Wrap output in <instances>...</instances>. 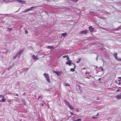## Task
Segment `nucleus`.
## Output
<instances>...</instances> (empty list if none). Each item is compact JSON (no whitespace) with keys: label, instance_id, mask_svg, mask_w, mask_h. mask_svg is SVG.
<instances>
[{"label":"nucleus","instance_id":"nucleus-30","mask_svg":"<svg viewBox=\"0 0 121 121\" xmlns=\"http://www.w3.org/2000/svg\"><path fill=\"white\" fill-rule=\"evenodd\" d=\"M67 60L68 61H69V60H70V59H69V58L68 57H68H67Z\"/></svg>","mask_w":121,"mask_h":121},{"label":"nucleus","instance_id":"nucleus-51","mask_svg":"<svg viewBox=\"0 0 121 121\" xmlns=\"http://www.w3.org/2000/svg\"><path fill=\"white\" fill-rule=\"evenodd\" d=\"M43 104H42V106H43Z\"/></svg>","mask_w":121,"mask_h":121},{"label":"nucleus","instance_id":"nucleus-42","mask_svg":"<svg viewBox=\"0 0 121 121\" xmlns=\"http://www.w3.org/2000/svg\"><path fill=\"white\" fill-rule=\"evenodd\" d=\"M86 74H89V73H88V72H86Z\"/></svg>","mask_w":121,"mask_h":121},{"label":"nucleus","instance_id":"nucleus-33","mask_svg":"<svg viewBox=\"0 0 121 121\" xmlns=\"http://www.w3.org/2000/svg\"><path fill=\"white\" fill-rule=\"evenodd\" d=\"M117 60L118 61H121V59H118Z\"/></svg>","mask_w":121,"mask_h":121},{"label":"nucleus","instance_id":"nucleus-34","mask_svg":"<svg viewBox=\"0 0 121 121\" xmlns=\"http://www.w3.org/2000/svg\"><path fill=\"white\" fill-rule=\"evenodd\" d=\"M14 1V0H9V2H12Z\"/></svg>","mask_w":121,"mask_h":121},{"label":"nucleus","instance_id":"nucleus-58","mask_svg":"<svg viewBox=\"0 0 121 121\" xmlns=\"http://www.w3.org/2000/svg\"><path fill=\"white\" fill-rule=\"evenodd\" d=\"M9 68H8V70H9Z\"/></svg>","mask_w":121,"mask_h":121},{"label":"nucleus","instance_id":"nucleus-22","mask_svg":"<svg viewBox=\"0 0 121 121\" xmlns=\"http://www.w3.org/2000/svg\"><path fill=\"white\" fill-rule=\"evenodd\" d=\"M64 85L65 86H70L69 84H67L66 83H65L64 84Z\"/></svg>","mask_w":121,"mask_h":121},{"label":"nucleus","instance_id":"nucleus-45","mask_svg":"<svg viewBox=\"0 0 121 121\" xmlns=\"http://www.w3.org/2000/svg\"><path fill=\"white\" fill-rule=\"evenodd\" d=\"M25 93H23V95H25Z\"/></svg>","mask_w":121,"mask_h":121},{"label":"nucleus","instance_id":"nucleus-12","mask_svg":"<svg viewBox=\"0 0 121 121\" xmlns=\"http://www.w3.org/2000/svg\"><path fill=\"white\" fill-rule=\"evenodd\" d=\"M68 106L72 110L73 109L72 106L71 105L69 104Z\"/></svg>","mask_w":121,"mask_h":121},{"label":"nucleus","instance_id":"nucleus-8","mask_svg":"<svg viewBox=\"0 0 121 121\" xmlns=\"http://www.w3.org/2000/svg\"><path fill=\"white\" fill-rule=\"evenodd\" d=\"M53 72L54 73H55L58 76H59L60 75V73L59 72H57L53 70Z\"/></svg>","mask_w":121,"mask_h":121},{"label":"nucleus","instance_id":"nucleus-32","mask_svg":"<svg viewBox=\"0 0 121 121\" xmlns=\"http://www.w3.org/2000/svg\"><path fill=\"white\" fill-rule=\"evenodd\" d=\"M25 32L26 34H27L28 33V32L26 30H25Z\"/></svg>","mask_w":121,"mask_h":121},{"label":"nucleus","instance_id":"nucleus-38","mask_svg":"<svg viewBox=\"0 0 121 121\" xmlns=\"http://www.w3.org/2000/svg\"><path fill=\"white\" fill-rule=\"evenodd\" d=\"M117 56H116V57H114L115 58V59L117 60L118 59V58H117Z\"/></svg>","mask_w":121,"mask_h":121},{"label":"nucleus","instance_id":"nucleus-2","mask_svg":"<svg viewBox=\"0 0 121 121\" xmlns=\"http://www.w3.org/2000/svg\"><path fill=\"white\" fill-rule=\"evenodd\" d=\"M88 33V32L86 29L79 32V34L81 35L85 34Z\"/></svg>","mask_w":121,"mask_h":121},{"label":"nucleus","instance_id":"nucleus-9","mask_svg":"<svg viewBox=\"0 0 121 121\" xmlns=\"http://www.w3.org/2000/svg\"><path fill=\"white\" fill-rule=\"evenodd\" d=\"M32 57L34 60H36V59H38V57L37 56H35V55L34 54L32 55Z\"/></svg>","mask_w":121,"mask_h":121},{"label":"nucleus","instance_id":"nucleus-26","mask_svg":"<svg viewBox=\"0 0 121 121\" xmlns=\"http://www.w3.org/2000/svg\"><path fill=\"white\" fill-rule=\"evenodd\" d=\"M81 60V59L80 58L77 61V63H79V62H80V61Z\"/></svg>","mask_w":121,"mask_h":121},{"label":"nucleus","instance_id":"nucleus-10","mask_svg":"<svg viewBox=\"0 0 121 121\" xmlns=\"http://www.w3.org/2000/svg\"><path fill=\"white\" fill-rule=\"evenodd\" d=\"M71 61H70L69 62H66V64L67 65H68L69 66H71Z\"/></svg>","mask_w":121,"mask_h":121},{"label":"nucleus","instance_id":"nucleus-31","mask_svg":"<svg viewBox=\"0 0 121 121\" xmlns=\"http://www.w3.org/2000/svg\"><path fill=\"white\" fill-rule=\"evenodd\" d=\"M73 1H74V2L75 3L78 0H72Z\"/></svg>","mask_w":121,"mask_h":121},{"label":"nucleus","instance_id":"nucleus-56","mask_svg":"<svg viewBox=\"0 0 121 121\" xmlns=\"http://www.w3.org/2000/svg\"><path fill=\"white\" fill-rule=\"evenodd\" d=\"M89 76H90V77H91V75H90Z\"/></svg>","mask_w":121,"mask_h":121},{"label":"nucleus","instance_id":"nucleus-3","mask_svg":"<svg viewBox=\"0 0 121 121\" xmlns=\"http://www.w3.org/2000/svg\"><path fill=\"white\" fill-rule=\"evenodd\" d=\"M24 48H23L22 49H21L20 50V51L19 52H18V54H17L18 55V58H19L20 57L21 55L22 52H23V51H24Z\"/></svg>","mask_w":121,"mask_h":121},{"label":"nucleus","instance_id":"nucleus-17","mask_svg":"<svg viewBox=\"0 0 121 121\" xmlns=\"http://www.w3.org/2000/svg\"><path fill=\"white\" fill-rule=\"evenodd\" d=\"M3 53H5L6 54L8 53V50L7 49H5V51L3 52Z\"/></svg>","mask_w":121,"mask_h":121},{"label":"nucleus","instance_id":"nucleus-11","mask_svg":"<svg viewBox=\"0 0 121 121\" xmlns=\"http://www.w3.org/2000/svg\"><path fill=\"white\" fill-rule=\"evenodd\" d=\"M5 98L4 97L2 99V100H0V102H5Z\"/></svg>","mask_w":121,"mask_h":121},{"label":"nucleus","instance_id":"nucleus-18","mask_svg":"<svg viewBox=\"0 0 121 121\" xmlns=\"http://www.w3.org/2000/svg\"><path fill=\"white\" fill-rule=\"evenodd\" d=\"M36 7V6H32V7H30V8L28 9L29 11H30V10H32L33 9V8L34 7Z\"/></svg>","mask_w":121,"mask_h":121},{"label":"nucleus","instance_id":"nucleus-25","mask_svg":"<svg viewBox=\"0 0 121 121\" xmlns=\"http://www.w3.org/2000/svg\"><path fill=\"white\" fill-rule=\"evenodd\" d=\"M67 34V33H63V34H62V36H65V35Z\"/></svg>","mask_w":121,"mask_h":121},{"label":"nucleus","instance_id":"nucleus-15","mask_svg":"<svg viewBox=\"0 0 121 121\" xmlns=\"http://www.w3.org/2000/svg\"><path fill=\"white\" fill-rule=\"evenodd\" d=\"M22 102L23 103V104L24 105L26 104V103H25V101L24 99H22Z\"/></svg>","mask_w":121,"mask_h":121},{"label":"nucleus","instance_id":"nucleus-41","mask_svg":"<svg viewBox=\"0 0 121 121\" xmlns=\"http://www.w3.org/2000/svg\"><path fill=\"white\" fill-rule=\"evenodd\" d=\"M99 115V114L98 113H97L96 115H95V116H98Z\"/></svg>","mask_w":121,"mask_h":121},{"label":"nucleus","instance_id":"nucleus-21","mask_svg":"<svg viewBox=\"0 0 121 121\" xmlns=\"http://www.w3.org/2000/svg\"><path fill=\"white\" fill-rule=\"evenodd\" d=\"M8 29L9 31H12L13 30V29L12 28H8Z\"/></svg>","mask_w":121,"mask_h":121},{"label":"nucleus","instance_id":"nucleus-40","mask_svg":"<svg viewBox=\"0 0 121 121\" xmlns=\"http://www.w3.org/2000/svg\"><path fill=\"white\" fill-rule=\"evenodd\" d=\"M120 91V90L119 89H117V90L116 91L117 92H119V91Z\"/></svg>","mask_w":121,"mask_h":121},{"label":"nucleus","instance_id":"nucleus-52","mask_svg":"<svg viewBox=\"0 0 121 121\" xmlns=\"http://www.w3.org/2000/svg\"><path fill=\"white\" fill-rule=\"evenodd\" d=\"M16 0L18 2L19 1V0Z\"/></svg>","mask_w":121,"mask_h":121},{"label":"nucleus","instance_id":"nucleus-48","mask_svg":"<svg viewBox=\"0 0 121 121\" xmlns=\"http://www.w3.org/2000/svg\"><path fill=\"white\" fill-rule=\"evenodd\" d=\"M101 69V70H102V71H103V70L104 69H103V68H102Z\"/></svg>","mask_w":121,"mask_h":121},{"label":"nucleus","instance_id":"nucleus-7","mask_svg":"<svg viewBox=\"0 0 121 121\" xmlns=\"http://www.w3.org/2000/svg\"><path fill=\"white\" fill-rule=\"evenodd\" d=\"M89 29L91 32H92L94 31V29L92 28L91 26H90L89 27Z\"/></svg>","mask_w":121,"mask_h":121},{"label":"nucleus","instance_id":"nucleus-24","mask_svg":"<svg viewBox=\"0 0 121 121\" xmlns=\"http://www.w3.org/2000/svg\"><path fill=\"white\" fill-rule=\"evenodd\" d=\"M18 2L20 3H23L24 2V1L22 0H19Z\"/></svg>","mask_w":121,"mask_h":121},{"label":"nucleus","instance_id":"nucleus-23","mask_svg":"<svg viewBox=\"0 0 121 121\" xmlns=\"http://www.w3.org/2000/svg\"><path fill=\"white\" fill-rule=\"evenodd\" d=\"M117 56V53H115L113 54V56L114 57H116Z\"/></svg>","mask_w":121,"mask_h":121},{"label":"nucleus","instance_id":"nucleus-44","mask_svg":"<svg viewBox=\"0 0 121 121\" xmlns=\"http://www.w3.org/2000/svg\"><path fill=\"white\" fill-rule=\"evenodd\" d=\"M101 79V78H99L98 79V80H99V81Z\"/></svg>","mask_w":121,"mask_h":121},{"label":"nucleus","instance_id":"nucleus-27","mask_svg":"<svg viewBox=\"0 0 121 121\" xmlns=\"http://www.w3.org/2000/svg\"><path fill=\"white\" fill-rule=\"evenodd\" d=\"M95 116H93L92 118H98L97 117H95Z\"/></svg>","mask_w":121,"mask_h":121},{"label":"nucleus","instance_id":"nucleus-54","mask_svg":"<svg viewBox=\"0 0 121 121\" xmlns=\"http://www.w3.org/2000/svg\"><path fill=\"white\" fill-rule=\"evenodd\" d=\"M19 9H18V11H17L16 12H17L18 11H19Z\"/></svg>","mask_w":121,"mask_h":121},{"label":"nucleus","instance_id":"nucleus-29","mask_svg":"<svg viewBox=\"0 0 121 121\" xmlns=\"http://www.w3.org/2000/svg\"><path fill=\"white\" fill-rule=\"evenodd\" d=\"M29 9H28L27 10H26L25 11H24V13H25L26 12L28 11H29Z\"/></svg>","mask_w":121,"mask_h":121},{"label":"nucleus","instance_id":"nucleus-46","mask_svg":"<svg viewBox=\"0 0 121 121\" xmlns=\"http://www.w3.org/2000/svg\"><path fill=\"white\" fill-rule=\"evenodd\" d=\"M20 121H24V120L23 121L22 119H20Z\"/></svg>","mask_w":121,"mask_h":121},{"label":"nucleus","instance_id":"nucleus-5","mask_svg":"<svg viewBox=\"0 0 121 121\" xmlns=\"http://www.w3.org/2000/svg\"><path fill=\"white\" fill-rule=\"evenodd\" d=\"M74 66V68H71L70 69V71L72 72H73L74 71V69L76 67V65L74 63H72Z\"/></svg>","mask_w":121,"mask_h":121},{"label":"nucleus","instance_id":"nucleus-37","mask_svg":"<svg viewBox=\"0 0 121 121\" xmlns=\"http://www.w3.org/2000/svg\"><path fill=\"white\" fill-rule=\"evenodd\" d=\"M4 95H0V98L2 97H4Z\"/></svg>","mask_w":121,"mask_h":121},{"label":"nucleus","instance_id":"nucleus-35","mask_svg":"<svg viewBox=\"0 0 121 121\" xmlns=\"http://www.w3.org/2000/svg\"><path fill=\"white\" fill-rule=\"evenodd\" d=\"M98 55L97 56V57L95 58V59H96V60L97 61V60H98Z\"/></svg>","mask_w":121,"mask_h":121},{"label":"nucleus","instance_id":"nucleus-19","mask_svg":"<svg viewBox=\"0 0 121 121\" xmlns=\"http://www.w3.org/2000/svg\"><path fill=\"white\" fill-rule=\"evenodd\" d=\"M17 57H18V55L17 54H16V55L15 56H13V59H16Z\"/></svg>","mask_w":121,"mask_h":121},{"label":"nucleus","instance_id":"nucleus-60","mask_svg":"<svg viewBox=\"0 0 121 121\" xmlns=\"http://www.w3.org/2000/svg\"><path fill=\"white\" fill-rule=\"evenodd\" d=\"M74 115H76L75 114H74Z\"/></svg>","mask_w":121,"mask_h":121},{"label":"nucleus","instance_id":"nucleus-20","mask_svg":"<svg viewBox=\"0 0 121 121\" xmlns=\"http://www.w3.org/2000/svg\"><path fill=\"white\" fill-rule=\"evenodd\" d=\"M74 121H81V118L78 119H77L75 120Z\"/></svg>","mask_w":121,"mask_h":121},{"label":"nucleus","instance_id":"nucleus-6","mask_svg":"<svg viewBox=\"0 0 121 121\" xmlns=\"http://www.w3.org/2000/svg\"><path fill=\"white\" fill-rule=\"evenodd\" d=\"M76 87L78 90L81 91L80 87V85H76Z\"/></svg>","mask_w":121,"mask_h":121},{"label":"nucleus","instance_id":"nucleus-4","mask_svg":"<svg viewBox=\"0 0 121 121\" xmlns=\"http://www.w3.org/2000/svg\"><path fill=\"white\" fill-rule=\"evenodd\" d=\"M116 98L118 99H121V93L116 95Z\"/></svg>","mask_w":121,"mask_h":121},{"label":"nucleus","instance_id":"nucleus-14","mask_svg":"<svg viewBox=\"0 0 121 121\" xmlns=\"http://www.w3.org/2000/svg\"><path fill=\"white\" fill-rule=\"evenodd\" d=\"M65 103L66 105H67L68 106L70 104L67 101L65 100Z\"/></svg>","mask_w":121,"mask_h":121},{"label":"nucleus","instance_id":"nucleus-13","mask_svg":"<svg viewBox=\"0 0 121 121\" xmlns=\"http://www.w3.org/2000/svg\"><path fill=\"white\" fill-rule=\"evenodd\" d=\"M53 48V47L52 46H48L47 48L49 49H51Z\"/></svg>","mask_w":121,"mask_h":121},{"label":"nucleus","instance_id":"nucleus-43","mask_svg":"<svg viewBox=\"0 0 121 121\" xmlns=\"http://www.w3.org/2000/svg\"><path fill=\"white\" fill-rule=\"evenodd\" d=\"M117 84H121V82H119V83H118L117 82Z\"/></svg>","mask_w":121,"mask_h":121},{"label":"nucleus","instance_id":"nucleus-1","mask_svg":"<svg viewBox=\"0 0 121 121\" xmlns=\"http://www.w3.org/2000/svg\"><path fill=\"white\" fill-rule=\"evenodd\" d=\"M43 75L45 78H46L47 81L49 83H50V80L49 74L48 73H44L43 74Z\"/></svg>","mask_w":121,"mask_h":121},{"label":"nucleus","instance_id":"nucleus-49","mask_svg":"<svg viewBox=\"0 0 121 121\" xmlns=\"http://www.w3.org/2000/svg\"><path fill=\"white\" fill-rule=\"evenodd\" d=\"M88 78V79H90V78L89 77H87L86 78Z\"/></svg>","mask_w":121,"mask_h":121},{"label":"nucleus","instance_id":"nucleus-16","mask_svg":"<svg viewBox=\"0 0 121 121\" xmlns=\"http://www.w3.org/2000/svg\"><path fill=\"white\" fill-rule=\"evenodd\" d=\"M11 95H14V96L16 95L17 96H18L19 95H18V94H16L15 93L14 94L12 93H11Z\"/></svg>","mask_w":121,"mask_h":121},{"label":"nucleus","instance_id":"nucleus-39","mask_svg":"<svg viewBox=\"0 0 121 121\" xmlns=\"http://www.w3.org/2000/svg\"><path fill=\"white\" fill-rule=\"evenodd\" d=\"M41 97V96H39V97L38 98V99H39Z\"/></svg>","mask_w":121,"mask_h":121},{"label":"nucleus","instance_id":"nucleus-47","mask_svg":"<svg viewBox=\"0 0 121 121\" xmlns=\"http://www.w3.org/2000/svg\"><path fill=\"white\" fill-rule=\"evenodd\" d=\"M86 68H83V69H86Z\"/></svg>","mask_w":121,"mask_h":121},{"label":"nucleus","instance_id":"nucleus-28","mask_svg":"<svg viewBox=\"0 0 121 121\" xmlns=\"http://www.w3.org/2000/svg\"><path fill=\"white\" fill-rule=\"evenodd\" d=\"M68 55L64 56H63V58H65V57H68Z\"/></svg>","mask_w":121,"mask_h":121},{"label":"nucleus","instance_id":"nucleus-59","mask_svg":"<svg viewBox=\"0 0 121 121\" xmlns=\"http://www.w3.org/2000/svg\"><path fill=\"white\" fill-rule=\"evenodd\" d=\"M7 14H5V15H7Z\"/></svg>","mask_w":121,"mask_h":121},{"label":"nucleus","instance_id":"nucleus-53","mask_svg":"<svg viewBox=\"0 0 121 121\" xmlns=\"http://www.w3.org/2000/svg\"><path fill=\"white\" fill-rule=\"evenodd\" d=\"M16 0L18 2L19 1V0Z\"/></svg>","mask_w":121,"mask_h":121},{"label":"nucleus","instance_id":"nucleus-55","mask_svg":"<svg viewBox=\"0 0 121 121\" xmlns=\"http://www.w3.org/2000/svg\"><path fill=\"white\" fill-rule=\"evenodd\" d=\"M118 57H117V58H118Z\"/></svg>","mask_w":121,"mask_h":121},{"label":"nucleus","instance_id":"nucleus-36","mask_svg":"<svg viewBox=\"0 0 121 121\" xmlns=\"http://www.w3.org/2000/svg\"><path fill=\"white\" fill-rule=\"evenodd\" d=\"M70 114H71V115H73V113L72 112H70Z\"/></svg>","mask_w":121,"mask_h":121},{"label":"nucleus","instance_id":"nucleus-50","mask_svg":"<svg viewBox=\"0 0 121 121\" xmlns=\"http://www.w3.org/2000/svg\"><path fill=\"white\" fill-rule=\"evenodd\" d=\"M121 78V77H119L118 78Z\"/></svg>","mask_w":121,"mask_h":121},{"label":"nucleus","instance_id":"nucleus-57","mask_svg":"<svg viewBox=\"0 0 121 121\" xmlns=\"http://www.w3.org/2000/svg\"><path fill=\"white\" fill-rule=\"evenodd\" d=\"M9 68H8V70H9Z\"/></svg>","mask_w":121,"mask_h":121}]
</instances>
